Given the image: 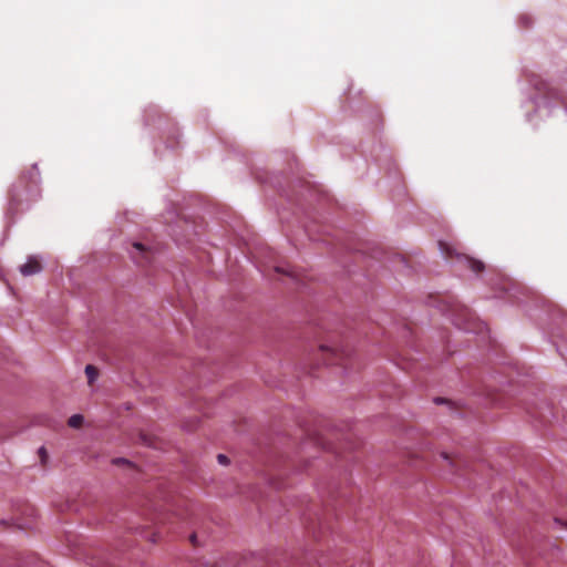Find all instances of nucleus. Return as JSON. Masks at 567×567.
I'll use <instances>...</instances> for the list:
<instances>
[{
	"instance_id": "1",
	"label": "nucleus",
	"mask_w": 567,
	"mask_h": 567,
	"mask_svg": "<svg viewBox=\"0 0 567 567\" xmlns=\"http://www.w3.org/2000/svg\"><path fill=\"white\" fill-rule=\"evenodd\" d=\"M439 246L445 259H456L457 262L464 265L475 274H480L485 269V266L481 260L474 259L467 255L458 252L454 246L445 241H440Z\"/></svg>"
},
{
	"instance_id": "2",
	"label": "nucleus",
	"mask_w": 567,
	"mask_h": 567,
	"mask_svg": "<svg viewBox=\"0 0 567 567\" xmlns=\"http://www.w3.org/2000/svg\"><path fill=\"white\" fill-rule=\"evenodd\" d=\"M40 172L37 165H32L29 169L22 172L20 175L19 182L17 185L9 190V199L11 206H13L19 200L20 196V187L24 186L29 188L31 185H37L39 182Z\"/></svg>"
},
{
	"instance_id": "3",
	"label": "nucleus",
	"mask_w": 567,
	"mask_h": 567,
	"mask_svg": "<svg viewBox=\"0 0 567 567\" xmlns=\"http://www.w3.org/2000/svg\"><path fill=\"white\" fill-rule=\"evenodd\" d=\"M319 351L324 359L326 363L329 364H338L341 363L347 357H349V351L346 349H336L328 346H320Z\"/></svg>"
},
{
	"instance_id": "4",
	"label": "nucleus",
	"mask_w": 567,
	"mask_h": 567,
	"mask_svg": "<svg viewBox=\"0 0 567 567\" xmlns=\"http://www.w3.org/2000/svg\"><path fill=\"white\" fill-rule=\"evenodd\" d=\"M534 85L535 89L545 97L556 100L561 99V92H559L557 89L551 87L550 84L545 81H538Z\"/></svg>"
},
{
	"instance_id": "5",
	"label": "nucleus",
	"mask_w": 567,
	"mask_h": 567,
	"mask_svg": "<svg viewBox=\"0 0 567 567\" xmlns=\"http://www.w3.org/2000/svg\"><path fill=\"white\" fill-rule=\"evenodd\" d=\"M42 270L41 262L35 257H29L28 261L20 267L23 276H32Z\"/></svg>"
},
{
	"instance_id": "6",
	"label": "nucleus",
	"mask_w": 567,
	"mask_h": 567,
	"mask_svg": "<svg viewBox=\"0 0 567 567\" xmlns=\"http://www.w3.org/2000/svg\"><path fill=\"white\" fill-rule=\"evenodd\" d=\"M275 271L285 276L290 277L297 282H302V278L300 272H298L295 267L287 265V266H276Z\"/></svg>"
},
{
	"instance_id": "7",
	"label": "nucleus",
	"mask_w": 567,
	"mask_h": 567,
	"mask_svg": "<svg viewBox=\"0 0 567 567\" xmlns=\"http://www.w3.org/2000/svg\"><path fill=\"white\" fill-rule=\"evenodd\" d=\"M85 373H86V377L89 379V383H93L94 380L97 378L99 375V371L95 367L89 364L85 367Z\"/></svg>"
},
{
	"instance_id": "8",
	"label": "nucleus",
	"mask_w": 567,
	"mask_h": 567,
	"mask_svg": "<svg viewBox=\"0 0 567 567\" xmlns=\"http://www.w3.org/2000/svg\"><path fill=\"white\" fill-rule=\"evenodd\" d=\"M83 420L81 414H74L69 419L68 424L71 427L79 429L83 424Z\"/></svg>"
},
{
	"instance_id": "9",
	"label": "nucleus",
	"mask_w": 567,
	"mask_h": 567,
	"mask_svg": "<svg viewBox=\"0 0 567 567\" xmlns=\"http://www.w3.org/2000/svg\"><path fill=\"white\" fill-rule=\"evenodd\" d=\"M38 453H39V456L41 458V463L45 464V462L48 460V453H47L45 449L43 446L40 447Z\"/></svg>"
},
{
	"instance_id": "10",
	"label": "nucleus",
	"mask_w": 567,
	"mask_h": 567,
	"mask_svg": "<svg viewBox=\"0 0 567 567\" xmlns=\"http://www.w3.org/2000/svg\"><path fill=\"white\" fill-rule=\"evenodd\" d=\"M441 455L444 460L449 461L452 466L456 465V461L450 454L443 452Z\"/></svg>"
},
{
	"instance_id": "11",
	"label": "nucleus",
	"mask_w": 567,
	"mask_h": 567,
	"mask_svg": "<svg viewBox=\"0 0 567 567\" xmlns=\"http://www.w3.org/2000/svg\"><path fill=\"white\" fill-rule=\"evenodd\" d=\"M217 460H218L219 464H221V465H227L229 463L228 457L224 454H218Z\"/></svg>"
},
{
	"instance_id": "12",
	"label": "nucleus",
	"mask_w": 567,
	"mask_h": 567,
	"mask_svg": "<svg viewBox=\"0 0 567 567\" xmlns=\"http://www.w3.org/2000/svg\"><path fill=\"white\" fill-rule=\"evenodd\" d=\"M133 247L141 252L145 250L144 246L140 243H135Z\"/></svg>"
},
{
	"instance_id": "13",
	"label": "nucleus",
	"mask_w": 567,
	"mask_h": 567,
	"mask_svg": "<svg viewBox=\"0 0 567 567\" xmlns=\"http://www.w3.org/2000/svg\"><path fill=\"white\" fill-rule=\"evenodd\" d=\"M190 542L195 545L196 544V535H190Z\"/></svg>"
},
{
	"instance_id": "14",
	"label": "nucleus",
	"mask_w": 567,
	"mask_h": 567,
	"mask_svg": "<svg viewBox=\"0 0 567 567\" xmlns=\"http://www.w3.org/2000/svg\"><path fill=\"white\" fill-rule=\"evenodd\" d=\"M114 463H116V464H117V463H126V461H125V460H122V458H117V460H114Z\"/></svg>"
},
{
	"instance_id": "15",
	"label": "nucleus",
	"mask_w": 567,
	"mask_h": 567,
	"mask_svg": "<svg viewBox=\"0 0 567 567\" xmlns=\"http://www.w3.org/2000/svg\"><path fill=\"white\" fill-rule=\"evenodd\" d=\"M443 400L441 399H435V402L439 403V402H442Z\"/></svg>"
}]
</instances>
